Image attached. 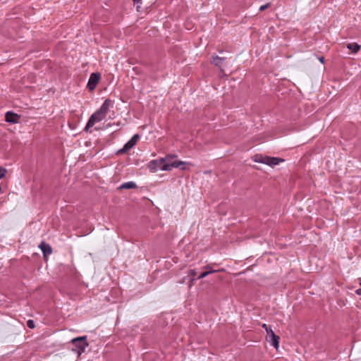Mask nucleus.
Returning <instances> with one entry per match:
<instances>
[{
    "instance_id": "nucleus-16",
    "label": "nucleus",
    "mask_w": 361,
    "mask_h": 361,
    "mask_svg": "<svg viewBox=\"0 0 361 361\" xmlns=\"http://www.w3.org/2000/svg\"><path fill=\"white\" fill-rule=\"evenodd\" d=\"M6 171H7L6 169L0 166V179L4 177Z\"/></svg>"
},
{
    "instance_id": "nucleus-19",
    "label": "nucleus",
    "mask_w": 361,
    "mask_h": 361,
    "mask_svg": "<svg viewBox=\"0 0 361 361\" xmlns=\"http://www.w3.org/2000/svg\"><path fill=\"white\" fill-rule=\"evenodd\" d=\"M209 274V272H207V271H203L199 276L198 279H203L206 276H207Z\"/></svg>"
},
{
    "instance_id": "nucleus-2",
    "label": "nucleus",
    "mask_w": 361,
    "mask_h": 361,
    "mask_svg": "<svg viewBox=\"0 0 361 361\" xmlns=\"http://www.w3.org/2000/svg\"><path fill=\"white\" fill-rule=\"evenodd\" d=\"M254 161L255 162L262 163L271 166H274L278 165L280 162L283 161V160L276 157H271L268 156L257 154L255 156Z\"/></svg>"
},
{
    "instance_id": "nucleus-1",
    "label": "nucleus",
    "mask_w": 361,
    "mask_h": 361,
    "mask_svg": "<svg viewBox=\"0 0 361 361\" xmlns=\"http://www.w3.org/2000/svg\"><path fill=\"white\" fill-rule=\"evenodd\" d=\"M113 106V102L109 99H106L101 107L96 111L89 118L85 130L87 131L90 128L93 127L96 123L100 122L106 118L109 109Z\"/></svg>"
},
{
    "instance_id": "nucleus-22",
    "label": "nucleus",
    "mask_w": 361,
    "mask_h": 361,
    "mask_svg": "<svg viewBox=\"0 0 361 361\" xmlns=\"http://www.w3.org/2000/svg\"><path fill=\"white\" fill-rule=\"evenodd\" d=\"M141 0H133L134 3H139Z\"/></svg>"
},
{
    "instance_id": "nucleus-20",
    "label": "nucleus",
    "mask_w": 361,
    "mask_h": 361,
    "mask_svg": "<svg viewBox=\"0 0 361 361\" xmlns=\"http://www.w3.org/2000/svg\"><path fill=\"white\" fill-rule=\"evenodd\" d=\"M319 61L322 63H324V58L323 56L318 57Z\"/></svg>"
},
{
    "instance_id": "nucleus-21",
    "label": "nucleus",
    "mask_w": 361,
    "mask_h": 361,
    "mask_svg": "<svg viewBox=\"0 0 361 361\" xmlns=\"http://www.w3.org/2000/svg\"><path fill=\"white\" fill-rule=\"evenodd\" d=\"M356 293L359 295H361V288L356 290Z\"/></svg>"
},
{
    "instance_id": "nucleus-10",
    "label": "nucleus",
    "mask_w": 361,
    "mask_h": 361,
    "mask_svg": "<svg viewBox=\"0 0 361 361\" xmlns=\"http://www.w3.org/2000/svg\"><path fill=\"white\" fill-rule=\"evenodd\" d=\"M39 247L42 250V251L44 255H51L52 252V249H51V246L44 242H42L39 245Z\"/></svg>"
},
{
    "instance_id": "nucleus-5",
    "label": "nucleus",
    "mask_w": 361,
    "mask_h": 361,
    "mask_svg": "<svg viewBox=\"0 0 361 361\" xmlns=\"http://www.w3.org/2000/svg\"><path fill=\"white\" fill-rule=\"evenodd\" d=\"M140 139L138 134L134 135L131 139L124 145L123 147L118 151L120 154H124L133 148L137 142Z\"/></svg>"
},
{
    "instance_id": "nucleus-11",
    "label": "nucleus",
    "mask_w": 361,
    "mask_h": 361,
    "mask_svg": "<svg viewBox=\"0 0 361 361\" xmlns=\"http://www.w3.org/2000/svg\"><path fill=\"white\" fill-rule=\"evenodd\" d=\"M136 186L137 185H136L135 183H134L133 181H129V182L123 183L120 186V188L121 189H133V188H135Z\"/></svg>"
},
{
    "instance_id": "nucleus-3",
    "label": "nucleus",
    "mask_w": 361,
    "mask_h": 361,
    "mask_svg": "<svg viewBox=\"0 0 361 361\" xmlns=\"http://www.w3.org/2000/svg\"><path fill=\"white\" fill-rule=\"evenodd\" d=\"M71 343L75 347V349H73V350L76 351L79 355L85 351L86 347L88 345L86 336L75 338L72 339Z\"/></svg>"
},
{
    "instance_id": "nucleus-18",
    "label": "nucleus",
    "mask_w": 361,
    "mask_h": 361,
    "mask_svg": "<svg viewBox=\"0 0 361 361\" xmlns=\"http://www.w3.org/2000/svg\"><path fill=\"white\" fill-rule=\"evenodd\" d=\"M27 326L30 328V329H34L35 328V324H34V322L31 319L28 320L27 322Z\"/></svg>"
},
{
    "instance_id": "nucleus-14",
    "label": "nucleus",
    "mask_w": 361,
    "mask_h": 361,
    "mask_svg": "<svg viewBox=\"0 0 361 361\" xmlns=\"http://www.w3.org/2000/svg\"><path fill=\"white\" fill-rule=\"evenodd\" d=\"M224 60V58H222V57H219L218 56H214L213 57V61H212V63L216 66H219V67H221V65L222 63V61Z\"/></svg>"
},
{
    "instance_id": "nucleus-12",
    "label": "nucleus",
    "mask_w": 361,
    "mask_h": 361,
    "mask_svg": "<svg viewBox=\"0 0 361 361\" xmlns=\"http://www.w3.org/2000/svg\"><path fill=\"white\" fill-rule=\"evenodd\" d=\"M347 47L353 53H357L360 49V47L357 43H349L348 44Z\"/></svg>"
},
{
    "instance_id": "nucleus-7",
    "label": "nucleus",
    "mask_w": 361,
    "mask_h": 361,
    "mask_svg": "<svg viewBox=\"0 0 361 361\" xmlns=\"http://www.w3.org/2000/svg\"><path fill=\"white\" fill-rule=\"evenodd\" d=\"M186 164V162L181 161H174L171 164H166L165 165L161 166V171H171L172 168H181L184 169L183 166Z\"/></svg>"
},
{
    "instance_id": "nucleus-15",
    "label": "nucleus",
    "mask_w": 361,
    "mask_h": 361,
    "mask_svg": "<svg viewBox=\"0 0 361 361\" xmlns=\"http://www.w3.org/2000/svg\"><path fill=\"white\" fill-rule=\"evenodd\" d=\"M204 269L206 271H207V272H209V274H212V273H215V272H216V271H217L216 270H214V269H212V265H211V264H208V265L205 266V267H204Z\"/></svg>"
},
{
    "instance_id": "nucleus-17",
    "label": "nucleus",
    "mask_w": 361,
    "mask_h": 361,
    "mask_svg": "<svg viewBox=\"0 0 361 361\" xmlns=\"http://www.w3.org/2000/svg\"><path fill=\"white\" fill-rule=\"evenodd\" d=\"M271 6V4L270 3H268L267 4H264V5H262L259 7V11H264L265 9L269 8Z\"/></svg>"
},
{
    "instance_id": "nucleus-4",
    "label": "nucleus",
    "mask_w": 361,
    "mask_h": 361,
    "mask_svg": "<svg viewBox=\"0 0 361 361\" xmlns=\"http://www.w3.org/2000/svg\"><path fill=\"white\" fill-rule=\"evenodd\" d=\"M262 327L266 330L267 340L271 343V344L275 348H278L279 345V336H276L270 326H267L266 324L262 325Z\"/></svg>"
},
{
    "instance_id": "nucleus-9",
    "label": "nucleus",
    "mask_w": 361,
    "mask_h": 361,
    "mask_svg": "<svg viewBox=\"0 0 361 361\" xmlns=\"http://www.w3.org/2000/svg\"><path fill=\"white\" fill-rule=\"evenodd\" d=\"M20 116L15 113L11 111H8L6 113L5 119L6 121L11 123H17L19 122Z\"/></svg>"
},
{
    "instance_id": "nucleus-13",
    "label": "nucleus",
    "mask_w": 361,
    "mask_h": 361,
    "mask_svg": "<svg viewBox=\"0 0 361 361\" xmlns=\"http://www.w3.org/2000/svg\"><path fill=\"white\" fill-rule=\"evenodd\" d=\"M188 276H191L189 287H191L193 285L194 281L195 280V276H196L197 273L195 269H190L188 271Z\"/></svg>"
},
{
    "instance_id": "nucleus-6",
    "label": "nucleus",
    "mask_w": 361,
    "mask_h": 361,
    "mask_svg": "<svg viewBox=\"0 0 361 361\" xmlns=\"http://www.w3.org/2000/svg\"><path fill=\"white\" fill-rule=\"evenodd\" d=\"M101 75L98 73H92L89 78L87 82V87L90 91H92L95 89L97 85L98 84L100 80Z\"/></svg>"
},
{
    "instance_id": "nucleus-8",
    "label": "nucleus",
    "mask_w": 361,
    "mask_h": 361,
    "mask_svg": "<svg viewBox=\"0 0 361 361\" xmlns=\"http://www.w3.org/2000/svg\"><path fill=\"white\" fill-rule=\"evenodd\" d=\"M165 164L164 159L152 160L149 163V168L152 171H156L157 170H161V166Z\"/></svg>"
}]
</instances>
